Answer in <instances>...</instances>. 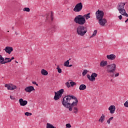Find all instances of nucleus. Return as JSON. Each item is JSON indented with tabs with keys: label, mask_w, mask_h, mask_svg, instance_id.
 <instances>
[{
	"label": "nucleus",
	"mask_w": 128,
	"mask_h": 128,
	"mask_svg": "<svg viewBox=\"0 0 128 128\" xmlns=\"http://www.w3.org/2000/svg\"><path fill=\"white\" fill-rule=\"evenodd\" d=\"M88 32V28L84 26H78L76 28V34L80 36H84Z\"/></svg>",
	"instance_id": "nucleus-2"
},
{
	"label": "nucleus",
	"mask_w": 128,
	"mask_h": 128,
	"mask_svg": "<svg viewBox=\"0 0 128 128\" xmlns=\"http://www.w3.org/2000/svg\"><path fill=\"white\" fill-rule=\"evenodd\" d=\"M96 34H98V30H94L92 36H91V38H92L94 36H96Z\"/></svg>",
	"instance_id": "nucleus-25"
},
{
	"label": "nucleus",
	"mask_w": 128,
	"mask_h": 128,
	"mask_svg": "<svg viewBox=\"0 0 128 128\" xmlns=\"http://www.w3.org/2000/svg\"><path fill=\"white\" fill-rule=\"evenodd\" d=\"M69 60H70V59H69Z\"/></svg>",
	"instance_id": "nucleus-54"
},
{
	"label": "nucleus",
	"mask_w": 128,
	"mask_h": 128,
	"mask_svg": "<svg viewBox=\"0 0 128 128\" xmlns=\"http://www.w3.org/2000/svg\"><path fill=\"white\" fill-rule=\"evenodd\" d=\"M96 18L98 20H100L101 18H104V13L102 10H98L96 12Z\"/></svg>",
	"instance_id": "nucleus-7"
},
{
	"label": "nucleus",
	"mask_w": 128,
	"mask_h": 128,
	"mask_svg": "<svg viewBox=\"0 0 128 128\" xmlns=\"http://www.w3.org/2000/svg\"><path fill=\"white\" fill-rule=\"evenodd\" d=\"M78 101L76 96L68 95L63 98L62 104L65 108H69V110L72 112V108L76 106H78Z\"/></svg>",
	"instance_id": "nucleus-1"
},
{
	"label": "nucleus",
	"mask_w": 128,
	"mask_h": 128,
	"mask_svg": "<svg viewBox=\"0 0 128 128\" xmlns=\"http://www.w3.org/2000/svg\"><path fill=\"white\" fill-rule=\"evenodd\" d=\"M12 30H14V26L12 27Z\"/></svg>",
	"instance_id": "nucleus-50"
},
{
	"label": "nucleus",
	"mask_w": 128,
	"mask_h": 128,
	"mask_svg": "<svg viewBox=\"0 0 128 128\" xmlns=\"http://www.w3.org/2000/svg\"><path fill=\"white\" fill-rule=\"evenodd\" d=\"M48 34H52V30H48Z\"/></svg>",
	"instance_id": "nucleus-38"
},
{
	"label": "nucleus",
	"mask_w": 128,
	"mask_h": 128,
	"mask_svg": "<svg viewBox=\"0 0 128 128\" xmlns=\"http://www.w3.org/2000/svg\"><path fill=\"white\" fill-rule=\"evenodd\" d=\"M86 74H88V70H84V71L82 73V75L83 76H86Z\"/></svg>",
	"instance_id": "nucleus-29"
},
{
	"label": "nucleus",
	"mask_w": 128,
	"mask_h": 128,
	"mask_svg": "<svg viewBox=\"0 0 128 128\" xmlns=\"http://www.w3.org/2000/svg\"><path fill=\"white\" fill-rule=\"evenodd\" d=\"M90 13H88V14H84L83 16L84 17V18H86V20H88V18H90Z\"/></svg>",
	"instance_id": "nucleus-23"
},
{
	"label": "nucleus",
	"mask_w": 128,
	"mask_h": 128,
	"mask_svg": "<svg viewBox=\"0 0 128 128\" xmlns=\"http://www.w3.org/2000/svg\"><path fill=\"white\" fill-rule=\"evenodd\" d=\"M8 32H10V31L8 30Z\"/></svg>",
	"instance_id": "nucleus-53"
},
{
	"label": "nucleus",
	"mask_w": 128,
	"mask_h": 128,
	"mask_svg": "<svg viewBox=\"0 0 128 128\" xmlns=\"http://www.w3.org/2000/svg\"><path fill=\"white\" fill-rule=\"evenodd\" d=\"M48 20V17L46 18V20Z\"/></svg>",
	"instance_id": "nucleus-51"
},
{
	"label": "nucleus",
	"mask_w": 128,
	"mask_h": 128,
	"mask_svg": "<svg viewBox=\"0 0 128 128\" xmlns=\"http://www.w3.org/2000/svg\"><path fill=\"white\" fill-rule=\"evenodd\" d=\"M110 76L111 78H114V74H110Z\"/></svg>",
	"instance_id": "nucleus-44"
},
{
	"label": "nucleus",
	"mask_w": 128,
	"mask_h": 128,
	"mask_svg": "<svg viewBox=\"0 0 128 128\" xmlns=\"http://www.w3.org/2000/svg\"><path fill=\"white\" fill-rule=\"evenodd\" d=\"M51 20H54V18H52V12H51Z\"/></svg>",
	"instance_id": "nucleus-40"
},
{
	"label": "nucleus",
	"mask_w": 128,
	"mask_h": 128,
	"mask_svg": "<svg viewBox=\"0 0 128 128\" xmlns=\"http://www.w3.org/2000/svg\"><path fill=\"white\" fill-rule=\"evenodd\" d=\"M124 6H126V2H120L118 4L117 6V10H122L123 8H124Z\"/></svg>",
	"instance_id": "nucleus-12"
},
{
	"label": "nucleus",
	"mask_w": 128,
	"mask_h": 128,
	"mask_svg": "<svg viewBox=\"0 0 128 128\" xmlns=\"http://www.w3.org/2000/svg\"><path fill=\"white\" fill-rule=\"evenodd\" d=\"M108 110H110V114H114L116 112V106L112 105L108 108Z\"/></svg>",
	"instance_id": "nucleus-16"
},
{
	"label": "nucleus",
	"mask_w": 128,
	"mask_h": 128,
	"mask_svg": "<svg viewBox=\"0 0 128 128\" xmlns=\"http://www.w3.org/2000/svg\"><path fill=\"white\" fill-rule=\"evenodd\" d=\"M82 3L80 2L76 4L75 7L73 9V10L75 12H80L82 10Z\"/></svg>",
	"instance_id": "nucleus-6"
},
{
	"label": "nucleus",
	"mask_w": 128,
	"mask_h": 128,
	"mask_svg": "<svg viewBox=\"0 0 128 128\" xmlns=\"http://www.w3.org/2000/svg\"><path fill=\"white\" fill-rule=\"evenodd\" d=\"M56 69L58 70V72L59 74H62V69L60 68L59 66H57Z\"/></svg>",
	"instance_id": "nucleus-27"
},
{
	"label": "nucleus",
	"mask_w": 128,
	"mask_h": 128,
	"mask_svg": "<svg viewBox=\"0 0 128 128\" xmlns=\"http://www.w3.org/2000/svg\"><path fill=\"white\" fill-rule=\"evenodd\" d=\"M16 64H18V62H16Z\"/></svg>",
	"instance_id": "nucleus-52"
},
{
	"label": "nucleus",
	"mask_w": 128,
	"mask_h": 128,
	"mask_svg": "<svg viewBox=\"0 0 128 128\" xmlns=\"http://www.w3.org/2000/svg\"><path fill=\"white\" fill-rule=\"evenodd\" d=\"M41 74H42V76H48V71L44 69H42L41 70Z\"/></svg>",
	"instance_id": "nucleus-21"
},
{
	"label": "nucleus",
	"mask_w": 128,
	"mask_h": 128,
	"mask_svg": "<svg viewBox=\"0 0 128 128\" xmlns=\"http://www.w3.org/2000/svg\"><path fill=\"white\" fill-rule=\"evenodd\" d=\"M25 91L26 92H34V90H36L32 86H27L25 88Z\"/></svg>",
	"instance_id": "nucleus-11"
},
{
	"label": "nucleus",
	"mask_w": 128,
	"mask_h": 128,
	"mask_svg": "<svg viewBox=\"0 0 128 128\" xmlns=\"http://www.w3.org/2000/svg\"><path fill=\"white\" fill-rule=\"evenodd\" d=\"M25 116H30V112H26L24 113Z\"/></svg>",
	"instance_id": "nucleus-37"
},
{
	"label": "nucleus",
	"mask_w": 128,
	"mask_h": 128,
	"mask_svg": "<svg viewBox=\"0 0 128 128\" xmlns=\"http://www.w3.org/2000/svg\"><path fill=\"white\" fill-rule=\"evenodd\" d=\"M128 22V18L125 20V22Z\"/></svg>",
	"instance_id": "nucleus-49"
},
{
	"label": "nucleus",
	"mask_w": 128,
	"mask_h": 128,
	"mask_svg": "<svg viewBox=\"0 0 128 128\" xmlns=\"http://www.w3.org/2000/svg\"><path fill=\"white\" fill-rule=\"evenodd\" d=\"M118 10L120 14H122V16H123V14H126V10L124 9V8L123 9H120Z\"/></svg>",
	"instance_id": "nucleus-22"
},
{
	"label": "nucleus",
	"mask_w": 128,
	"mask_h": 128,
	"mask_svg": "<svg viewBox=\"0 0 128 128\" xmlns=\"http://www.w3.org/2000/svg\"><path fill=\"white\" fill-rule=\"evenodd\" d=\"M70 84H71L72 86H76V83L75 82H70Z\"/></svg>",
	"instance_id": "nucleus-31"
},
{
	"label": "nucleus",
	"mask_w": 128,
	"mask_h": 128,
	"mask_svg": "<svg viewBox=\"0 0 128 128\" xmlns=\"http://www.w3.org/2000/svg\"><path fill=\"white\" fill-rule=\"evenodd\" d=\"M74 114H76L77 112H78V108H76V107H74Z\"/></svg>",
	"instance_id": "nucleus-32"
},
{
	"label": "nucleus",
	"mask_w": 128,
	"mask_h": 128,
	"mask_svg": "<svg viewBox=\"0 0 128 128\" xmlns=\"http://www.w3.org/2000/svg\"><path fill=\"white\" fill-rule=\"evenodd\" d=\"M108 66V62L107 61H102L100 63V66Z\"/></svg>",
	"instance_id": "nucleus-20"
},
{
	"label": "nucleus",
	"mask_w": 128,
	"mask_h": 128,
	"mask_svg": "<svg viewBox=\"0 0 128 128\" xmlns=\"http://www.w3.org/2000/svg\"><path fill=\"white\" fill-rule=\"evenodd\" d=\"M46 128H56L52 124H51L50 123H47Z\"/></svg>",
	"instance_id": "nucleus-24"
},
{
	"label": "nucleus",
	"mask_w": 128,
	"mask_h": 128,
	"mask_svg": "<svg viewBox=\"0 0 128 128\" xmlns=\"http://www.w3.org/2000/svg\"><path fill=\"white\" fill-rule=\"evenodd\" d=\"M71 66H72V64L68 65V68H70Z\"/></svg>",
	"instance_id": "nucleus-46"
},
{
	"label": "nucleus",
	"mask_w": 128,
	"mask_h": 128,
	"mask_svg": "<svg viewBox=\"0 0 128 128\" xmlns=\"http://www.w3.org/2000/svg\"><path fill=\"white\" fill-rule=\"evenodd\" d=\"M98 76V74L96 73H92L91 76L90 74L87 75V78L90 80V82H94L96 80V78Z\"/></svg>",
	"instance_id": "nucleus-8"
},
{
	"label": "nucleus",
	"mask_w": 128,
	"mask_h": 128,
	"mask_svg": "<svg viewBox=\"0 0 128 128\" xmlns=\"http://www.w3.org/2000/svg\"><path fill=\"white\" fill-rule=\"evenodd\" d=\"M19 102L20 106H24L28 104V101L26 100H24V99L22 98L19 100Z\"/></svg>",
	"instance_id": "nucleus-15"
},
{
	"label": "nucleus",
	"mask_w": 128,
	"mask_h": 128,
	"mask_svg": "<svg viewBox=\"0 0 128 128\" xmlns=\"http://www.w3.org/2000/svg\"><path fill=\"white\" fill-rule=\"evenodd\" d=\"M66 127L70 128H72V125H70V124H66Z\"/></svg>",
	"instance_id": "nucleus-35"
},
{
	"label": "nucleus",
	"mask_w": 128,
	"mask_h": 128,
	"mask_svg": "<svg viewBox=\"0 0 128 128\" xmlns=\"http://www.w3.org/2000/svg\"><path fill=\"white\" fill-rule=\"evenodd\" d=\"M107 72L108 74H114L116 70V65L114 64H111L107 65Z\"/></svg>",
	"instance_id": "nucleus-4"
},
{
	"label": "nucleus",
	"mask_w": 128,
	"mask_h": 128,
	"mask_svg": "<svg viewBox=\"0 0 128 128\" xmlns=\"http://www.w3.org/2000/svg\"><path fill=\"white\" fill-rule=\"evenodd\" d=\"M10 60H11V62L12 60H14V57H12L10 59Z\"/></svg>",
	"instance_id": "nucleus-45"
},
{
	"label": "nucleus",
	"mask_w": 128,
	"mask_h": 128,
	"mask_svg": "<svg viewBox=\"0 0 128 128\" xmlns=\"http://www.w3.org/2000/svg\"><path fill=\"white\" fill-rule=\"evenodd\" d=\"M106 58H108V60H114L116 58V56L114 54H111L110 55H107Z\"/></svg>",
	"instance_id": "nucleus-17"
},
{
	"label": "nucleus",
	"mask_w": 128,
	"mask_h": 128,
	"mask_svg": "<svg viewBox=\"0 0 128 128\" xmlns=\"http://www.w3.org/2000/svg\"><path fill=\"white\" fill-rule=\"evenodd\" d=\"M5 88H7L8 90H16V86L12 84H5Z\"/></svg>",
	"instance_id": "nucleus-10"
},
{
	"label": "nucleus",
	"mask_w": 128,
	"mask_h": 128,
	"mask_svg": "<svg viewBox=\"0 0 128 128\" xmlns=\"http://www.w3.org/2000/svg\"><path fill=\"white\" fill-rule=\"evenodd\" d=\"M10 100H16V98H14V96H10Z\"/></svg>",
	"instance_id": "nucleus-36"
},
{
	"label": "nucleus",
	"mask_w": 128,
	"mask_h": 128,
	"mask_svg": "<svg viewBox=\"0 0 128 128\" xmlns=\"http://www.w3.org/2000/svg\"><path fill=\"white\" fill-rule=\"evenodd\" d=\"M70 83L68 82H67L66 83V86H67V88H70Z\"/></svg>",
	"instance_id": "nucleus-34"
},
{
	"label": "nucleus",
	"mask_w": 128,
	"mask_h": 128,
	"mask_svg": "<svg viewBox=\"0 0 128 128\" xmlns=\"http://www.w3.org/2000/svg\"><path fill=\"white\" fill-rule=\"evenodd\" d=\"M120 76V74L118 72V73H116V74H115V77L116 78L117 76Z\"/></svg>",
	"instance_id": "nucleus-43"
},
{
	"label": "nucleus",
	"mask_w": 128,
	"mask_h": 128,
	"mask_svg": "<svg viewBox=\"0 0 128 128\" xmlns=\"http://www.w3.org/2000/svg\"><path fill=\"white\" fill-rule=\"evenodd\" d=\"M32 116V114L29 112V116Z\"/></svg>",
	"instance_id": "nucleus-47"
},
{
	"label": "nucleus",
	"mask_w": 128,
	"mask_h": 128,
	"mask_svg": "<svg viewBox=\"0 0 128 128\" xmlns=\"http://www.w3.org/2000/svg\"><path fill=\"white\" fill-rule=\"evenodd\" d=\"M64 89H61L58 92H55V96H54V100H60V98H62V94H64Z\"/></svg>",
	"instance_id": "nucleus-5"
},
{
	"label": "nucleus",
	"mask_w": 128,
	"mask_h": 128,
	"mask_svg": "<svg viewBox=\"0 0 128 128\" xmlns=\"http://www.w3.org/2000/svg\"><path fill=\"white\" fill-rule=\"evenodd\" d=\"M106 118V116H104V114H102V116H100V118L98 122H101V124H102V122H104V120Z\"/></svg>",
	"instance_id": "nucleus-18"
},
{
	"label": "nucleus",
	"mask_w": 128,
	"mask_h": 128,
	"mask_svg": "<svg viewBox=\"0 0 128 128\" xmlns=\"http://www.w3.org/2000/svg\"><path fill=\"white\" fill-rule=\"evenodd\" d=\"M16 35L18 36V33L17 32H15Z\"/></svg>",
	"instance_id": "nucleus-48"
},
{
	"label": "nucleus",
	"mask_w": 128,
	"mask_h": 128,
	"mask_svg": "<svg viewBox=\"0 0 128 128\" xmlns=\"http://www.w3.org/2000/svg\"><path fill=\"white\" fill-rule=\"evenodd\" d=\"M70 64V61L69 60H67L64 63V66H68V65Z\"/></svg>",
	"instance_id": "nucleus-26"
},
{
	"label": "nucleus",
	"mask_w": 128,
	"mask_h": 128,
	"mask_svg": "<svg viewBox=\"0 0 128 128\" xmlns=\"http://www.w3.org/2000/svg\"><path fill=\"white\" fill-rule=\"evenodd\" d=\"M113 119H114V117H111V118H110L107 120V124H110V120H112Z\"/></svg>",
	"instance_id": "nucleus-30"
},
{
	"label": "nucleus",
	"mask_w": 128,
	"mask_h": 128,
	"mask_svg": "<svg viewBox=\"0 0 128 128\" xmlns=\"http://www.w3.org/2000/svg\"><path fill=\"white\" fill-rule=\"evenodd\" d=\"M3 58V60L2 62H0V64H8V62H12V60H10V58H4V57H2Z\"/></svg>",
	"instance_id": "nucleus-13"
},
{
	"label": "nucleus",
	"mask_w": 128,
	"mask_h": 128,
	"mask_svg": "<svg viewBox=\"0 0 128 128\" xmlns=\"http://www.w3.org/2000/svg\"><path fill=\"white\" fill-rule=\"evenodd\" d=\"M98 20V24L101 26H106V24L108 22L106 19L104 18H102L101 19H99Z\"/></svg>",
	"instance_id": "nucleus-9"
},
{
	"label": "nucleus",
	"mask_w": 128,
	"mask_h": 128,
	"mask_svg": "<svg viewBox=\"0 0 128 128\" xmlns=\"http://www.w3.org/2000/svg\"><path fill=\"white\" fill-rule=\"evenodd\" d=\"M23 10H24V12H30V9L29 8H24Z\"/></svg>",
	"instance_id": "nucleus-28"
},
{
	"label": "nucleus",
	"mask_w": 128,
	"mask_h": 128,
	"mask_svg": "<svg viewBox=\"0 0 128 128\" xmlns=\"http://www.w3.org/2000/svg\"><path fill=\"white\" fill-rule=\"evenodd\" d=\"M32 84H36L37 86H38V84H36V82H32Z\"/></svg>",
	"instance_id": "nucleus-39"
},
{
	"label": "nucleus",
	"mask_w": 128,
	"mask_h": 128,
	"mask_svg": "<svg viewBox=\"0 0 128 128\" xmlns=\"http://www.w3.org/2000/svg\"><path fill=\"white\" fill-rule=\"evenodd\" d=\"M74 22L80 26H84L86 24V18L82 15H78L75 17Z\"/></svg>",
	"instance_id": "nucleus-3"
},
{
	"label": "nucleus",
	"mask_w": 128,
	"mask_h": 128,
	"mask_svg": "<svg viewBox=\"0 0 128 128\" xmlns=\"http://www.w3.org/2000/svg\"><path fill=\"white\" fill-rule=\"evenodd\" d=\"M4 50H5L7 54H10V52L14 50V48L12 47L6 46L4 49Z\"/></svg>",
	"instance_id": "nucleus-14"
},
{
	"label": "nucleus",
	"mask_w": 128,
	"mask_h": 128,
	"mask_svg": "<svg viewBox=\"0 0 128 128\" xmlns=\"http://www.w3.org/2000/svg\"><path fill=\"white\" fill-rule=\"evenodd\" d=\"M122 16H126L127 18L128 17V14H126V12Z\"/></svg>",
	"instance_id": "nucleus-42"
},
{
	"label": "nucleus",
	"mask_w": 128,
	"mask_h": 128,
	"mask_svg": "<svg viewBox=\"0 0 128 128\" xmlns=\"http://www.w3.org/2000/svg\"><path fill=\"white\" fill-rule=\"evenodd\" d=\"M124 106L126 108H128V100L125 102L124 104Z\"/></svg>",
	"instance_id": "nucleus-33"
},
{
	"label": "nucleus",
	"mask_w": 128,
	"mask_h": 128,
	"mask_svg": "<svg viewBox=\"0 0 128 128\" xmlns=\"http://www.w3.org/2000/svg\"><path fill=\"white\" fill-rule=\"evenodd\" d=\"M118 18H119V20H122V15L119 16H118Z\"/></svg>",
	"instance_id": "nucleus-41"
},
{
	"label": "nucleus",
	"mask_w": 128,
	"mask_h": 128,
	"mask_svg": "<svg viewBox=\"0 0 128 128\" xmlns=\"http://www.w3.org/2000/svg\"><path fill=\"white\" fill-rule=\"evenodd\" d=\"M86 88V86L84 84H82L79 87L80 90H84Z\"/></svg>",
	"instance_id": "nucleus-19"
}]
</instances>
